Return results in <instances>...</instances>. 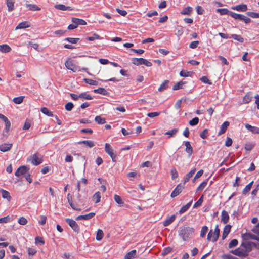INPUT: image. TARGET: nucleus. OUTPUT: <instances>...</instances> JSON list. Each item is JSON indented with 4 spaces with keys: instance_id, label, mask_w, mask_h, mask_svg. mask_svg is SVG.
Masks as SVG:
<instances>
[{
    "instance_id": "7ed1b4c3",
    "label": "nucleus",
    "mask_w": 259,
    "mask_h": 259,
    "mask_svg": "<svg viewBox=\"0 0 259 259\" xmlns=\"http://www.w3.org/2000/svg\"><path fill=\"white\" fill-rule=\"evenodd\" d=\"M132 63L137 66L140 65H144L147 67H150L152 66V64L150 61L147 60L146 59L140 58H134L132 59Z\"/></svg>"
},
{
    "instance_id": "79ce46f5",
    "label": "nucleus",
    "mask_w": 259,
    "mask_h": 259,
    "mask_svg": "<svg viewBox=\"0 0 259 259\" xmlns=\"http://www.w3.org/2000/svg\"><path fill=\"white\" fill-rule=\"evenodd\" d=\"M101 197V194L99 192H96L93 196V199L95 200L96 203H98L100 201Z\"/></svg>"
},
{
    "instance_id": "9d476101",
    "label": "nucleus",
    "mask_w": 259,
    "mask_h": 259,
    "mask_svg": "<svg viewBox=\"0 0 259 259\" xmlns=\"http://www.w3.org/2000/svg\"><path fill=\"white\" fill-rule=\"evenodd\" d=\"M28 172V168L25 166H22L19 167L15 173L17 177H19L21 175L25 176Z\"/></svg>"
},
{
    "instance_id": "603ef678",
    "label": "nucleus",
    "mask_w": 259,
    "mask_h": 259,
    "mask_svg": "<svg viewBox=\"0 0 259 259\" xmlns=\"http://www.w3.org/2000/svg\"><path fill=\"white\" fill-rule=\"evenodd\" d=\"M207 183L206 181H203L202 183H201L197 188V191L198 192L203 190L204 188L206 187Z\"/></svg>"
},
{
    "instance_id": "6e6d98bb",
    "label": "nucleus",
    "mask_w": 259,
    "mask_h": 259,
    "mask_svg": "<svg viewBox=\"0 0 259 259\" xmlns=\"http://www.w3.org/2000/svg\"><path fill=\"white\" fill-rule=\"evenodd\" d=\"M246 14L248 16L251 17L253 18H259V14L257 13L253 12H247Z\"/></svg>"
},
{
    "instance_id": "8fccbe9b",
    "label": "nucleus",
    "mask_w": 259,
    "mask_h": 259,
    "mask_svg": "<svg viewBox=\"0 0 259 259\" xmlns=\"http://www.w3.org/2000/svg\"><path fill=\"white\" fill-rule=\"evenodd\" d=\"M199 118L197 117L189 121V124L191 126H195L198 123Z\"/></svg>"
},
{
    "instance_id": "4c0bfd02",
    "label": "nucleus",
    "mask_w": 259,
    "mask_h": 259,
    "mask_svg": "<svg viewBox=\"0 0 259 259\" xmlns=\"http://www.w3.org/2000/svg\"><path fill=\"white\" fill-rule=\"evenodd\" d=\"M79 96L80 98L84 99L86 100H91L93 99L92 97L86 92L80 94Z\"/></svg>"
},
{
    "instance_id": "0e129e2a",
    "label": "nucleus",
    "mask_w": 259,
    "mask_h": 259,
    "mask_svg": "<svg viewBox=\"0 0 259 259\" xmlns=\"http://www.w3.org/2000/svg\"><path fill=\"white\" fill-rule=\"evenodd\" d=\"M74 105L72 103L68 102L65 105V109L67 111H71Z\"/></svg>"
},
{
    "instance_id": "680f3d73",
    "label": "nucleus",
    "mask_w": 259,
    "mask_h": 259,
    "mask_svg": "<svg viewBox=\"0 0 259 259\" xmlns=\"http://www.w3.org/2000/svg\"><path fill=\"white\" fill-rule=\"evenodd\" d=\"M11 219L9 216L0 218V223H6L10 222Z\"/></svg>"
},
{
    "instance_id": "a18cd8bd",
    "label": "nucleus",
    "mask_w": 259,
    "mask_h": 259,
    "mask_svg": "<svg viewBox=\"0 0 259 259\" xmlns=\"http://www.w3.org/2000/svg\"><path fill=\"white\" fill-rule=\"evenodd\" d=\"M253 183V182L252 181L251 182H250L246 186V187L244 188L242 191L243 194H245L250 191Z\"/></svg>"
},
{
    "instance_id": "20e7f679",
    "label": "nucleus",
    "mask_w": 259,
    "mask_h": 259,
    "mask_svg": "<svg viewBox=\"0 0 259 259\" xmlns=\"http://www.w3.org/2000/svg\"><path fill=\"white\" fill-rule=\"evenodd\" d=\"M27 161L31 162L34 165H38L42 162V159L37 154H34L27 158Z\"/></svg>"
},
{
    "instance_id": "72a5a7b5",
    "label": "nucleus",
    "mask_w": 259,
    "mask_h": 259,
    "mask_svg": "<svg viewBox=\"0 0 259 259\" xmlns=\"http://www.w3.org/2000/svg\"><path fill=\"white\" fill-rule=\"evenodd\" d=\"M11 48L7 45H0V51L4 53H7L10 52Z\"/></svg>"
},
{
    "instance_id": "e433bc0d",
    "label": "nucleus",
    "mask_w": 259,
    "mask_h": 259,
    "mask_svg": "<svg viewBox=\"0 0 259 259\" xmlns=\"http://www.w3.org/2000/svg\"><path fill=\"white\" fill-rule=\"evenodd\" d=\"M95 121L99 124H102L106 122L105 119L100 116H96L95 118Z\"/></svg>"
},
{
    "instance_id": "39448f33",
    "label": "nucleus",
    "mask_w": 259,
    "mask_h": 259,
    "mask_svg": "<svg viewBox=\"0 0 259 259\" xmlns=\"http://www.w3.org/2000/svg\"><path fill=\"white\" fill-rule=\"evenodd\" d=\"M105 151L109 155H110L113 162H115L116 161V158L117 157V154L114 152V150L109 144H105Z\"/></svg>"
},
{
    "instance_id": "f03ea898",
    "label": "nucleus",
    "mask_w": 259,
    "mask_h": 259,
    "mask_svg": "<svg viewBox=\"0 0 259 259\" xmlns=\"http://www.w3.org/2000/svg\"><path fill=\"white\" fill-rule=\"evenodd\" d=\"M219 234L220 230L219 229L218 225H217L214 231H213L212 230H211L208 233L207 235V240L214 242L217 241Z\"/></svg>"
},
{
    "instance_id": "37998d69",
    "label": "nucleus",
    "mask_w": 259,
    "mask_h": 259,
    "mask_svg": "<svg viewBox=\"0 0 259 259\" xmlns=\"http://www.w3.org/2000/svg\"><path fill=\"white\" fill-rule=\"evenodd\" d=\"M104 236V233L101 229H98L96 234V239L98 241L102 240Z\"/></svg>"
},
{
    "instance_id": "c85d7f7f",
    "label": "nucleus",
    "mask_w": 259,
    "mask_h": 259,
    "mask_svg": "<svg viewBox=\"0 0 259 259\" xmlns=\"http://www.w3.org/2000/svg\"><path fill=\"white\" fill-rule=\"evenodd\" d=\"M196 170L195 168L192 169L189 173H188L185 177L184 183L188 182L190 179L193 176Z\"/></svg>"
},
{
    "instance_id": "e2e57ef3",
    "label": "nucleus",
    "mask_w": 259,
    "mask_h": 259,
    "mask_svg": "<svg viewBox=\"0 0 259 259\" xmlns=\"http://www.w3.org/2000/svg\"><path fill=\"white\" fill-rule=\"evenodd\" d=\"M231 226L230 225H227L224 228L223 233L225 234L228 235L230 232Z\"/></svg>"
},
{
    "instance_id": "473e14b6",
    "label": "nucleus",
    "mask_w": 259,
    "mask_h": 259,
    "mask_svg": "<svg viewBox=\"0 0 259 259\" xmlns=\"http://www.w3.org/2000/svg\"><path fill=\"white\" fill-rule=\"evenodd\" d=\"M192 11V8L188 6L183 9L181 12V14L183 15H190Z\"/></svg>"
},
{
    "instance_id": "0eeeda50",
    "label": "nucleus",
    "mask_w": 259,
    "mask_h": 259,
    "mask_svg": "<svg viewBox=\"0 0 259 259\" xmlns=\"http://www.w3.org/2000/svg\"><path fill=\"white\" fill-rule=\"evenodd\" d=\"M65 67L69 70H72L73 72H76L78 70V67L75 66L72 60L68 59L65 63Z\"/></svg>"
},
{
    "instance_id": "a19ab883",
    "label": "nucleus",
    "mask_w": 259,
    "mask_h": 259,
    "mask_svg": "<svg viewBox=\"0 0 259 259\" xmlns=\"http://www.w3.org/2000/svg\"><path fill=\"white\" fill-rule=\"evenodd\" d=\"M79 143H83L84 145H85L87 147L89 148H92L95 145L94 143L90 140L82 141L80 142Z\"/></svg>"
},
{
    "instance_id": "9b49d317",
    "label": "nucleus",
    "mask_w": 259,
    "mask_h": 259,
    "mask_svg": "<svg viewBox=\"0 0 259 259\" xmlns=\"http://www.w3.org/2000/svg\"><path fill=\"white\" fill-rule=\"evenodd\" d=\"M13 144L12 143H4L0 145V150L2 152H7L12 148Z\"/></svg>"
},
{
    "instance_id": "f3484780",
    "label": "nucleus",
    "mask_w": 259,
    "mask_h": 259,
    "mask_svg": "<svg viewBox=\"0 0 259 259\" xmlns=\"http://www.w3.org/2000/svg\"><path fill=\"white\" fill-rule=\"evenodd\" d=\"M245 127L253 134H259V128L257 127L252 126L248 123L245 124Z\"/></svg>"
},
{
    "instance_id": "09e8293b",
    "label": "nucleus",
    "mask_w": 259,
    "mask_h": 259,
    "mask_svg": "<svg viewBox=\"0 0 259 259\" xmlns=\"http://www.w3.org/2000/svg\"><path fill=\"white\" fill-rule=\"evenodd\" d=\"M232 37L240 42H243L244 41V38L242 37L240 35H238L237 34H232Z\"/></svg>"
},
{
    "instance_id": "4d7b16f0",
    "label": "nucleus",
    "mask_w": 259,
    "mask_h": 259,
    "mask_svg": "<svg viewBox=\"0 0 259 259\" xmlns=\"http://www.w3.org/2000/svg\"><path fill=\"white\" fill-rule=\"evenodd\" d=\"M207 231L208 227L206 226H203L201 230L200 236L201 237H204L205 236V234L207 233Z\"/></svg>"
},
{
    "instance_id": "f257e3e1",
    "label": "nucleus",
    "mask_w": 259,
    "mask_h": 259,
    "mask_svg": "<svg viewBox=\"0 0 259 259\" xmlns=\"http://www.w3.org/2000/svg\"><path fill=\"white\" fill-rule=\"evenodd\" d=\"M194 232V229L186 226H182L179 228V233L184 241H187L191 238Z\"/></svg>"
},
{
    "instance_id": "6ab92c4d",
    "label": "nucleus",
    "mask_w": 259,
    "mask_h": 259,
    "mask_svg": "<svg viewBox=\"0 0 259 259\" xmlns=\"http://www.w3.org/2000/svg\"><path fill=\"white\" fill-rule=\"evenodd\" d=\"M185 145L186 146L185 151L188 153V155L190 156L193 153V148L191 146L190 142H185Z\"/></svg>"
},
{
    "instance_id": "69168bd1",
    "label": "nucleus",
    "mask_w": 259,
    "mask_h": 259,
    "mask_svg": "<svg viewBox=\"0 0 259 259\" xmlns=\"http://www.w3.org/2000/svg\"><path fill=\"white\" fill-rule=\"evenodd\" d=\"M199 44V41H194L191 42L189 45V47L192 49H195L197 47L198 44Z\"/></svg>"
},
{
    "instance_id": "c756f323",
    "label": "nucleus",
    "mask_w": 259,
    "mask_h": 259,
    "mask_svg": "<svg viewBox=\"0 0 259 259\" xmlns=\"http://www.w3.org/2000/svg\"><path fill=\"white\" fill-rule=\"evenodd\" d=\"M1 191L2 192V197L3 198L7 199L8 201L11 200V197L8 191L4 189H1Z\"/></svg>"
},
{
    "instance_id": "3c124183",
    "label": "nucleus",
    "mask_w": 259,
    "mask_h": 259,
    "mask_svg": "<svg viewBox=\"0 0 259 259\" xmlns=\"http://www.w3.org/2000/svg\"><path fill=\"white\" fill-rule=\"evenodd\" d=\"M24 97L20 96L18 97H15L13 99V102L16 104H20L23 102Z\"/></svg>"
},
{
    "instance_id": "338daca9",
    "label": "nucleus",
    "mask_w": 259,
    "mask_h": 259,
    "mask_svg": "<svg viewBox=\"0 0 259 259\" xmlns=\"http://www.w3.org/2000/svg\"><path fill=\"white\" fill-rule=\"evenodd\" d=\"M190 74H191L190 72H188V71H184V70H182L180 73V75L182 77H188V76H190Z\"/></svg>"
},
{
    "instance_id": "5fc2aeb1",
    "label": "nucleus",
    "mask_w": 259,
    "mask_h": 259,
    "mask_svg": "<svg viewBox=\"0 0 259 259\" xmlns=\"http://www.w3.org/2000/svg\"><path fill=\"white\" fill-rule=\"evenodd\" d=\"M238 244V241L237 239H233L231 241V242L229 243L228 247L230 248H233L234 247H235Z\"/></svg>"
},
{
    "instance_id": "2f4dec72",
    "label": "nucleus",
    "mask_w": 259,
    "mask_h": 259,
    "mask_svg": "<svg viewBox=\"0 0 259 259\" xmlns=\"http://www.w3.org/2000/svg\"><path fill=\"white\" fill-rule=\"evenodd\" d=\"M26 7L29 9V10L31 11H38L40 10V8L38 7L37 5L35 4H26Z\"/></svg>"
},
{
    "instance_id": "774afa93",
    "label": "nucleus",
    "mask_w": 259,
    "mask_h": 259,
    "mask_svg": "<svg viewBox=\"0 0 259 259\" xmlns=\"http://www.w3.org/2000/svg\"><path fill=\"white\" fill-rule=\"evenodd\" d=\"M35 243L36 244L40 243L41 245H43L45 243L43 238L40 237H36L35 239Z\"/></svg>"
},
{
    "instance_id": "f704fd0d",
    "label": "nucleus",
    "mask_w": 259,
    "mask_h": 259,
    "mask_svg": "<svg viewBox=\"0 0 259 259\" xmlns=\"http://www.w3.org/2000/svg\"><path fill=\"white\" fill-rule=\"evenodd\" d=\"M94 92L104 95H107L108 93L107 91L103 88H99L97 89H95L94 90Z\"/></svg>"
},
{
    "instance_id": "6e6552de",
    "label": "nucleus",
    "mask_w": 259,
    "mask_h": 259,
    "mask_svg": "<svg viewBox=\"0 0 259 259\" xmlns=\"http://www.w3.org/2000/svg\"><path fill=\"white\" fill-rule=\"evenodd\" d=\"M66 222L72 228V229L75 232L78 233L79 231V227L76 222L71 219H66Z\"/></svg>"
},
{
    "instance_id": "dca6fc26",
    "label": "nucleus",
    "mask_w": 259,
    "mask_h": 259,
    "mask_svg": "<svg viewBox=\"0 0 259 259\" xmlns=\"http://www.w3.org/2000/svg\"><path fill=\"white\" fill-rule=\"evenodd\" d=\"M67 199H68V201L70 206L72 208V209H73L75 210H81L80 208H79L78 206H77L76 205H75V204H74L72 202V196L70 195V194H68L67 195Z\"/></svg>"
},
{
    "instance_id": "7c9ffc66",
    "label": "nucleus",
    "mask_w": 259,
    "mask_h": 259,
    "mask_svg": "<svg viewBox=\"0 0 259 259\" xmlns=\"http://www.w3.org/2000/svg\"><path fill=\"white\" fill-rule=\"evenodd\" d=\"M30 26L27 22L24 21L19 23L16 27V29H24L28 28Z\"/></svg>"
},
{
    "instance_id": "c03bdc74",
    "label": "nucleus",
    "mask_w": 259,
    "mask_h": 259,
    "mask_svg": "<svg viewBox=\"0 0 259 259\" xmlns=\"http://www.w3.org/2000/svg\"><path fill=\"white\" fill-rule=\"evenodd\" d=\"M178 132V128H174L171 130H169L165 133V135H167L169 137H171L175 135Z\"/></svg>"
},
{
    "instance_id": "de8ad7c7",
    "label": "nucleus",
    "mask_w": 259,
    "mask_h": 259,
    "mask_svg": "<svg viewBox=\"0 0 259 259\" xmlns=\"http://www.w3.org/2000/svg\"><path fill=\"white\" fill-rule=\"evenodd\" d=\"M170 173L171 175V179L172 180H175L178 177V172H177L176 169L174 167L171 169Z\"/></svg>"
},
{
    "instance_id": "f8f14e48",
    "label": "nucleus",
    "mask_w": 259,
    "mask_h": 259,
    "mask_svg": "<svg viewBox=\"0 0 259 259\" xmlns=\"http://www.w3.org/2000/svg\"><path fill=\"white\" fill-rule=\"evenodd\" d=\"M184 187L180 184L178 185L172 192L171 197L174 198L178 196L182 191Z\"/></svg>"
},
{
    "instance_id": "aec40b11",
    "label": "nucleus",
    "mask_w": 259,
    "mask_h": 259,
    "mask_svg": "<svg viewBox=\"0 0 259 259\" xmlns=\"http://www.w3.org/2000/svg\"><path fill=\"white\" fill-rule=\"evenodd\" d=\"M54 7L62 11H66V10H72V9L70 6H66L64 5L63 4H56L54 6Z\"/></svg>"
},
{
    "instance_id": "b1692460",
    "label": "nucleus",
    "mask_w": 259,
    "mask_h": 259,
    "mask_svg": "<svg viewBox=\"0 0 259 259\" xmlns=\"http://www.w3.org/2000/svg\"><path fill=\"white\" fill-rule=\"evenodd\" d=\"M72 21L73 23L77 25V26L79 25H84L87 24L84 20L76 18H73L72 19Z\"/></svg>"
},
{
    "instance_id": "bf43d9fd",
    "label": "nucleus",
    "mask_w": 259,
    "mask_h": 259,
    "mask_svg": "<svg viewBox=\"0 0 259 259\" xmlns=\"http://www.w3.org/2000/svg\"><path fill=\"white\" fill-rule=\"evenodd\" d=\"M184 84V82L183 81H180L177 83H176L172 87V89L174 90H177L182 88V85Z\"/></svg>"
},
{
    "instance_id": "58836bf2",
    "label": "nucleus",
    "mask_w": 259,
    "mask_h": 259,
    "mask_svg": "<svg viewBox=\"0 0 259 259\" xmlns=\"http://www.w3.org/2000/svg\"><path fill=\"white\" fill-rule=\"evenodd\" d=\"M83 80L84 81V82L86 83L90 84V85H98V82L96 80H93V79L84 78L83 79Z\"/></svg>"
},
{
    "instance_id": "a211bd4d",
    "label": "nucleus",
    "mask_w": 259,
    "mask_h": 259,
    "mask_svg": "<svg viewBox=\"0 0 259 259\" xmlns=\"http://www.w3.org/2000/svg\"><path fill=\"white\" fill-rule=\"evenodd\" d=\"M252 98V94L251 92L247 93L243 97L242 104H247L250 102Z\"/></svg>"
},
{
    "instance_id": "4468645a",
    "label": "nucleus",
    "mask_w": 259,
    "mask_h": 259,
    "mask_svg": "<svg viewBox=\"0 0 259 259\" xmlns=\"http://www.w3.org/2000/svg\"><path fill=\"white\" fill-rule=\"evenodd\" d=\"M95 215V213L94 212H91L88 214H86L84 215H78L76 217V220H89L93 218Z\"/></svg>"
},
{
    "instance_id": "393cba45",
    "label": "nucleus",
    "mask_w": 259,
    "mask_h": 259,
    "mask_svg": "<svg viewBox=\"0 0 259 259\" xmlns=\"http://www.w3.org/2000/svg\"><path fill=\"white\" fill-rule=\"evenodd\" d=\"M14 0H6V4L9 11H12L14 10Z\"/></svg>"
},
{
    "instance_id": "052dcab7",
    "label": "nucleus",
    "mask_w": 259,
    "mask_h": 259,
    "mask_svg": "<svg viewBox=\"0 0 259 259\" xmlns=\"http://www.w3.org/2000/svg\"><path fill=\"white\" fill-rule=\"evenodd\" d=\"M18 222L20 225H25L27 224V220L24 217H22L18 219Z\"/></svg>"
},
{
    "instance_id": "c9c22d12",
    "label": "nucleus",
    "mask_w": 259,
    "mask_h": 259,
    "mask_svg": "<svg viewBox=\"0 0 259 259\" xmlns=\"http://www.w3.org/2000/svg\"><path fill=\"white\" fill-rule=\"evenodd\" d=\"M42 113L44 114L48 115L50 117H53V114L52 112H51L46 107H42L40 109Z\"/></svg>"
},
{
    "instance_id": "864d4df0",
    "label": "nucleus",
    "mask_w": 259,
    "mask_h": 259,
    "mask_svg": "<svg viewBox=\"0 0 259 259\" xmlns=\"http://www.w3.org/2000/svg\"><path fill=\"white\" fill-rule=\"evenodd\" d=\"M65 40L71 44H76L77 41L79 40V38L68 37L65 38Z\"/></svg>"
},
{
    "instance_id": "13d9d810",
    "label": "nucleus",
    "mask_w": 259,
    "mask_h": 259,
    "mask_svg": "<svg viewBox=\"0 0 259 259\" xmlns=\"http://www.w3.org/2000/svg\"><path fill=\"white\" fill-rule=\"evenodd\" d=\"M203 195L199 199V200L194 204L193 207L196 208L200 206L203 202Z\"/></svg>"
},
{
    "instance_id": "412c9836",
    "label": "nucleus",
    "mask_w": 259,
    "mask_h": 259,
    "mask_svg": "<svg viewBox=\"0 0 259 259\" xmlns=\"http://www.w3.org/2000/svg\"><path fill=\"white\" fill-rule=\"evenodd\" d=\"M176 216L175 215H172L168 218H167L165 221L163 223V225L164 226H167L172 223L174 220H175Z\"/></svg>"
},
{
    "instance_id": "bb28decb",
    "label": "nucleus",
    "mask_w": 259,
    "mask_h": 259,
    "mask_svg": "<svg viewBox=\"0 0 259 259\" xmlns=\"http://www.w3.org/2000/svg\"><path fill=\"white\" fill-rule=\"evenodd\" d=\"M217 12L219 13L220 15H229L230 16V13L232 12L229 11L226 8H219L217 9Z\"/></svg>"
},
{
    "instance_id": "cd10ccee",
    "label": "nucleus",
    "mask_w": 259,
    "mask_h": 259,
    "mask_svg": "<svg viewBox=\"0 0 259 259\" xmlns=\"http://www.w3.org/2000/svg\"><path fill=\"white\" fill-rule=\"evenodd\" d=\"M193 202V200L190 201L189 203H188L186 205L183 206L182 207V208L180 209L179 211V213L180 214H182L186 212L191 206L192 203Z\"/></svg>"
},
{
    "instance_id": "49530a36",
    "label": "nucleus",
    "mask_w": 259,
    "mask_h": 259,
    "mask_svg": "<svg viewBox=\"0 0 259 259\" xmlns=\"http://www.w3.org/2000/svg\"><path fill=\"white\" fill-rule=\"evenodd\" d=\"M114 199L115 202L118 204L121 205L123 204V201H122V199L120 196L117 194H115L114 196Z\"/></svg>"
},
{
    "instance_id": "2eb2a0df",
    "label": "nucleus",
    "mask_w": 259,
    "mask_h": 259,
    "mask_svg": "<svg viewBox=\"0 0 259 259\" xmlns=\"http://www.w3.org/2000/svg\"><path fill=\"white\" fill-rule=\"evenodd\" d=\"M229 124L230 123L228 121L224 122L220 127V129L218 132V135H221L224 134L226 132L228 127L229 126Z\"/></svg>"
},
{
    "instance_id": "4be33fe9",
    "label": "nucleus",
    "mask_w": 259,
    "mask_h": 259,
    "mask_svg": "<svg viewBox=\"0 0 259 259\" xmlns=\"http://www.w3.org/2000/svg\"><path fill=\"white\" fill-rule=\"evenodd\" d=\"M256 235H252V238L259 241V223L252 230Z\"/></svg>"
},
{
    "instance_id": "1a4fd4ad",
    "label": "nucleus",
    "mask_w": 259,
    "mask_h": 259,
    "mask_svg": "<svg viewBox=\"0 0 259 259\" xmlns=\"http://www.w3.org/2000/svg\"><path fill=\"white\" fill-rule=\"evenodd\" d=\"M232 253L240 257H245L248 256V252L240 248L234 250Z\"/></svg>"
},
{
    "instance_id": "ea45409f",
    "label": "nucleus",
    "mask_w": 259,
    "mask_h": 259,
    "mask_svg": "<svg viewBox=\"0 0 259 259\" xmlns=\"http://www.w3.org/2000/svg\"><path fill=\"white\" fill-rule=\"evenodd\" d=\"M169 83V81L165 80L160 85L159 88H158L159 91H162L165 90L168 87V83Z\"/></svg>"
},
{
    "instance_id": "ddd939ff",
    "label": "nucleus",
    "mask_w": 259,
    "mask_h": 259,
    "mask_svg": "<svg viewBox=\"0 0 259 259\" xmlns=\"http://www.w3.org/2000/svg\"><path fill=\"white\" fill-rule=\"evenodd\" d=\"M232 10H236L240 12H245L247 10V6L245 4L238 5L234 7H232Z\"/></svg>"
},
{
    "instance_id": "423d86ee",
    "label": "nucleus",
    "mask_w": 259,
    "mask_h": 259,
    "mask_svg": "<svg viewBox=\"0 0 259 259\" xmlns=\"http://www.w3.org/2000/svg\"><path fill=\"white\" fill-rule=\"evenodd\" d=\"M230 16L235 19L243 21L246 24L250 23L251 21V19L249 18L242 14H237L232 12L230 13Z\"/></svg>"
},
{
    "instance_id": "5701e85b",
    "label": "nucleus",
    "mask_w": 259,
    "mask_h": 259,
    "mask_svg": "<svg viewBox=\"0 0 259 259\" xmlns=\"http://www.w3.org/2000/svg\"><path fill=\"white\" fill-rule=\"evenodd\" d=\"M229 219L228 212L225 210H223L221 213V220L224 224H226Z\"/></svg>"
},
{
    "instance_id": "a878e982",
    "label": "nucleus",
    "mask_w": 259,
    "mask_h": 259,
    "mask_svg": "<svg viewBox=\"0 0 259 259\" xmlns=\"http://www.w3.org/2000/svg\"><path fill=\"white\" fill-rule=\"evenodd\" d=\"M137 251L136 250H133L125 254L124 259H132L135 258Z\"/></svg>"
}]
</instances>
